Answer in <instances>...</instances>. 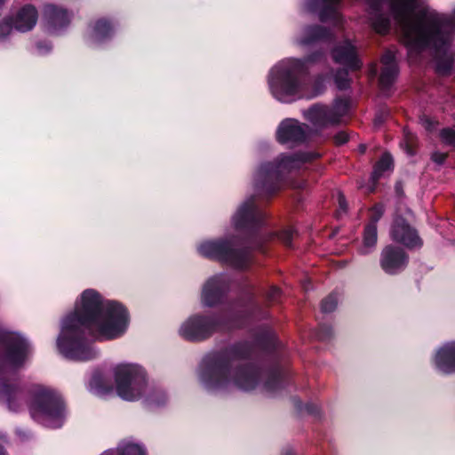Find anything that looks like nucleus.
I'll list each match as a JSON object with an SVG mask.
<instances>
[{
	"instance_id": "obj_1",
	"label": "nucleus",
	"mask_w": 455,
	"mask_h": 455,
	"mask_svg": "<svg viewBox=\"0 0 455 455\" xmlns=\"http://www.w3.org/2000/svg\"><path fill=\"white\" fill-rule=\"evenodd\" d=\"M369 20L379 34L388 33L392 25L398 28L411 53L424 49L433 51L438 72L444 74L451 69L455 6L447 17L425 4L424 0H371Z\"/></svg>"
},
{
	"instance_id": "obj_2",
	"label": "nucleus",
	"mask_w": 455,
	"mask_h": 455,
	"mask_svg": "<svg viewBox=\"0 0 455 455\" xmlns=\"http://www.w3.org/2000/svg\"><path fill=\"white\" fill-rule=\"evenodd\" d=\"M129 323L130 316L124 306L105 299L93 289H87L76 300L75 310L61 322L58 349L71 360H91L97 355V351L84 341V331L94 340L109 341L124 336Z\"/></svg>"
},
{
	"instance_id": "obj_3",
	"label": "nucleus",
	"mask_w": 455,
	"mask_h": 455,
	"mask_svg": "<svg viewBox=\"0 0 455 455\" xmlns=\"http://www.w3.org/2000/svg\"><path fill=\"white\" fill-rule=\"evenodd\" d=\"M249 355L247 345H235L204 366L199 378L211 390H229L233 387L251 391L258 387L261 373L259 369L245 363Z\"/></svg>"
},
{
	"instance_id": "obj_4",
	"label": "nucleus",
	"mask_w": 455,
	"mask_h": 455,
	"mask_svg": "<svg viewBox=\"0 0 455 455\" xmlns=\"http://www.w3.org/2000/svg\"><path fill=\"white\" fill-rule=\"evenodd\" d=\"M313 60L310 57L300 59L288 58L277 62L269 71L268 86L271 94L282 102H291L298 99H311L323 90L322 81L313 85L305 83L300 75L306 64Z\"/></svg>"
},
{
	"instance_id": "obj_5",
	"label": "nucleus",
	"mask_w": 455,
	"mask_h": 455,
	"mask_svg": "<svg viewBox=\"0 0 455 455\" xmlns=\"http://www.w3.org/2000/svg\"><path fill=\"white\" fill-rule=\"evenodd\" d=\"M0 401L6 403L11 410L18 411L16 401L22 400V394L8 382L6 375L26 361L31 352L30 345L20 334L0 326Z\"/></svg>"
},
{
	"instance_id": "obj_6",
	"label": "nucleus",
	"mask_w": 455,
	"mask_h": 455,
	"mask_svg": "<svg viewBox=\"0 0 455 455\" xmlns=\"http://www.w3.org/2000/svg\"><path fill=\"white\" fill-rule=\"evenodd\" d=\"M317 156L312 153L282 156L274 163L260 164L254 174L256 188L267 195L275 192L280 188V181L284 173L299 168L303 163Z\"/></svg>"
},
{
	"instance_id": "obj_7",
	"label": "nucleus",
	"mask_w": 455,
	"mask_h": 455,
	"mask_svg": "<svg viewBox=\"0 0 455 455\" xmlns=\"http://www.w3.org/2000/svg\"><path fill=\"white\" fill-rule=\"evenodd\" d=\"M32 418L41 424L58 428L62 426L65 408L59 393L45 387H36L34 397L29 404Z\"/></svg>"
},
{
	"instance_id": "obj_8",
	"label": "nucleus",
	"mask_w": 455,
	"mask_h": 455,
	"mask_svg": "<svg viewBox=\"0 0 455 455\" xmlns=\"http://www.w3.org/2000/svg\"><path fill=\"white\" fill-rule=\"evenodd\" d=\"M197 251L204 257L219 259L235 268H243L251 261L249 251L235 237L203 241L198 244Z\"/></svg>"
},
{
	"instance_id": "obj_9",
	"label": "nucleus",
	"mask_w": 455,
	"mask_h": 455,
	"mask_svg": "<svg viewBox=\"0 0 455 455\" xmlns=\"http://www.w3.org/2000/svg\"><path fill=\"white\" fill-rule=\"evenodd\" d=\"M116 391L126 401H135L146 394L148 381L144 369L136 363H123L113 369Z\"/></svg>"
},
{
	"instance_id": "obj_10",
	"label": "nucleus",
	"mask_w": 455,
	"mask_h": 455,
	"mask_svg": "<svg viewBox=\"0 0 455 455\" xmlns=\"http://www.w3.org/2000/svg\"><path fill=\"white\" fill-rule=\"evenodd\" d=\"M220 320L215 316L193 315L182 323L180 335L188 340H202L219 329Z\"/></svg>"
},
{
	"instance_id": "obj_11",
	"label": "nucleus",
	"mask_w": 455,
	"mask_h": 455,
	"mask_svg": "<svg viewBox=\"0 0 455 455\" xmlns=\"http://www.w3.org/2000/svg\"><path fill=\"white\" fill-rule=\"evenodd\" d=\"M334 60L344 66L346 70L338 72L335 82L339 89H345L348 85L347 70H357L362 63L357 57L355 47L348 40L336 45L332 51Z\"/></svg>"
},
{
	"instance_id": "obj_12",
	"label": "nucleus",
	"mask_w": 455,
	"mask_h": 455,
	"mask_svg": "<svg viewBox=\"0 0 455 455\" xmlns=\"http://www.w3.org/2000/svg\"><path fill=\"white\" fill-rule=\"evenodd\" d=\"M264 213L256 206L253 198L244 201L233 216L232 223L236 228H253L259 224Z\"/></svg>"
},
{
	"instance_id": "obj_13",
	"label": "nucleus",
	"mask_w": 455,
	"mask_h": 455,
	"mask_svg": "<svg viewBox=\"0 0 455 455\" xmlns=\"http://www.w3.org/2000/svg\"><path fill=\"white\" fill-rule=\"evenodd\" d=\"M390 235L394 241L403 244L407 248H419L422 244L416 230L401 217L394 220Z\"/></svg>"
},
{
	"instance_id": "obj_14",
	"label": "nucleus",
	"mask_w": 455,
	"mask_h": 455,
	"mask_svg": "<svg viewBox=\"0 0 455 455\" xmlns=\"http://www.w3.org/2000/svg\"><path fill=\"white\" fill-rule=\"evenodd\" d=\"M228 290V282L223 275L212 276L204 283L201 302L206 307H214L221 302Z\"/></svg>"
},
{
	"instance_id": "obj_15",
	"label": "nucleus",
	"mask_w": 455,
	"mask_h": 455,
	"mask_svg": "<svg viewBox=\"0 0 455 455\" xmlns=\"http://www.w3.org/2000/svg\"><path fill=\"white\" fill-rule=\"evenodd\" d=\"M407 264L405 252L392 245L386 246L380 255V267L387 274L394 275L402 271Z\"/></svg>"
},
{
	"instance_id": "obj_16",
	"label": "nucleus",
	"mask_w": 455,
	"mask_h": 455,
	"mask_svg": "<svg viewBox=\"0 0 455 455\" xmlns=\"http://www.w3.org/2000/svg\"><path fill=\"white\" fill-rule=\"evenodd\" d=\"M308 135L307 127L295 119L283 121L277 130V140L281 143L300 142Z\"/></svg>"
},
{
	"instance_id": "obj_17",
	"label": "nucleus",
	"mask_w": 455,
	"mask_h": 455,
	"mask_svg": "<svg viewBox=\"0 0 455 455\" xmlns=\"http://www.w3.org/2000/svg\"><path fill=\"white\" fill-rule=\"evenodd\" d=\"M340 0H306L308 11L316 12L322 21H333L339 24L341 17L339 12Z\"/></svg>"
},
{
	"instance_id": "obj_18",
	"label": "nucleus",
	"mask_w": 455,
	"mask_h": 455,
	"mask_svg": "<svg viewBox=\"0 0 455 455\" xmlns=\"http://www.w3.org/2000/svg\"><path fill=\"white\" fill-rule=\"evenodd\" d=\"M434 363L442 372H455V341L445 343L436 350Z\"/></svg>"
},
{
	"instance_id": "obj_19",
	"label": "nucleus",
	"mask_w": 455,
	"mask_h": 455,
	"mask_svg": "<svg viewBox=\"0 0 455 455\" xmlns=\"http://www.w3.org/2000/svg\"><path fill=\"white\" fill-rule=\"evenodd\" d=\"M37 12L32 5H25L12 19L16 30L26 32L32 29L37 21Z\"/></svg>"
},
{
	"instance_id": "obj_20",
	"label": "nucleus",
	"mask_w": 455,
	"mask_h": 455,
	"mask_svg": "<svg viewBox=\"0 0 455 455\" xmlns=\"http://www.w3.org/2000/svg\"><path fill=\"white\" fill-rule=\"evenodd\" d=\"M304 116L315 126H324L338 123V118L331 114L330 108L315 105L304 112Z\"/></svg>"
},
{
	"instance_id": "obj_21",
	"label": "nucleus",
	"mask_w": 455,
	"mask_h": 455,
	"mask_svg": "<svg viewBox=\"0 0 455 455\" xmlns=\"http://www.w3.org/2000/svg\"><path fill=\"white\" fill-rule=\"evenodd\" d=\"M382 69L379 83L382 87H388L397 75L395 55L392 51H387L381 59Z\"/></svg>"
},
{
	"instance_id": "obj_22",
	"label": "nucleus",
	"mask_w": 455,
	"mask_h": 455,
	"mask_svg": "<svg viewBox=\"0 0 455 455\" xmlns=\"http://www.w3.org/2000/svg\"><path fill=\"white\" fill-rule=\"evenodd\" d=\"M328 35V31L320 26L308 27L301 31L297 38V44L302 46L310 45L319 40L326 38Z\"/></svg>"
},
{
	"instance_id": "obj_23",
	"label": "nucleus",
	"mask_w": 455,
	"mask_h": 455,
	"mask_svg": "<svg viewBox=\"0 0 455 455\" xmlns=\"http://www.w3.org/2000/svg\"><path fill=\"white\" fill-rule=\"evenodd\" d=\"M100 455H147L145 449L133 440H124L114 450L104 451Z\"/></svg>"
},
{
	"instance_id": "obj_24",
	"label": "nucleus",
	"mask_w": 455,
	"mask_h": 455,
	"mask_svg": "<svg viewBox=\"0 0 455 455\" xmlns=\"http://www.w3.org/2000/svg\"><path fill=\"white\" fill-rule=\"evenodd\" d=\"M44 16L53 28L57 26L63 27L69 21V14L67 11L52 4L44 7Z\"/></svg>"
},
{
	"instance_id": "obj_25",
	"label": "nucleus",
	"mask_w": 455,
	"mask_h": 455,
	"mask_svg": "<svg viewBox=\"0 0 455 455\" xmlns=\"http://www.w3.org/2000/svg\"><path fill=\"white\" fill-rule=\"evenodd\" d=\"M378 233L377 226L368 223L363 234V244L359 249L361 254H368L372 251L377 244Z\"/></svg>"
},
{
	"instance_id": "obj_26",
	"label": "nucleus",
	"mask_w": 455,
	"mask_h": 455,
	"mask_svg": "<svg viewBox=\"0 0 455 455\" xmlns=\"http://www.w3.org/2000/svg\"><path fill=\"white\" fill-rule=\"evenodd\" d=\"M113 30L108 20H99L91 28V38L94 43H101L112 35Z\"/></svg>"
},
{
	"instance_id": "obj_27",
	"label": "nucleus",
	"mask_w": 455,
	"mask_h": 455,
	"mask_svg": "<svg viewBox=\"0 0 455 455\" xmlns=\"http://www.w3.org/2000/svg\"><path fill=\"white\" fill-rule=\"evenodd\" d=\"M392 165L393 161L391 156L388 154H384L374 167L373 172L371 174L372 180L376 181L387 172H390L392 170Z\"/></svg>"
},
{
	"instance_id": "obj_28",
	"label": "nucleus",
	"mask_w": 455,
	"mask_h": 455,
	"mask_svg": "<svg viewBox=\"0 0 455 455\" xmlns=\"http://www.w3.org/2000/svg\"><path fill=\"white\" fill-rule=\"evenodd\" d=\"M90 390L100 396L107 395L113 391L112 387L108 385L103 378L95 375L90 381Z\"/></svg>"
},
{
	"instance_id": "obj_29",
	"label": "nucleus",
	"mask_w": 455,
	"mask_h": 455,
	"mask_svg": "<svg viewBox=\"0 0 455 455\" xmlns=\"http://www.w3.org/2000/svg\"><path fill=\"white\" fill-rule=\"evenodd\" d=\"M348 103L346 100H339L335 102L332 108H330L331 114L339 120V117L347 113Z\"/></svg>"
},
{
	"instance_id": "obj_30",
	"label": "nucleus",
	"mask_w": 455,
	"mask_h": 455,
	"mask_svg": "<svg viewBox=\"0 0 455 455\" xmlns=\"http://www.w3.org/2000/svg\"><path fill=\"white\" fill-rule=\"evenodd\" d=\"M338 304V298L334 294H331L326 297L321 304V308L325 313L332 312Z\"/></svg>"
},
{
	"instance_id": "obj_31",
	"label": "nucleus",
	"mask_w": 455,
	"mask_h": 455,
	"mask_svg": "<svg viewBox=\"0 0 455 455\" xmlns=\"http://www.w3.org/2000/svg\"><path fill=\"white\" fill-rule=\"evenodd\" d=\"M441 138L445 144L455 147V131L451 129H443L441 132Z\"/></svg>"
},
{
	"instance_id": "obj_32",
	"label": "nucleus",
	"mask_w": 455,
	"mask_h": 455,
	"mask_svg": "<svg viewBox=\"0 0 455 455\" xmlns=\"http://www.w3.org/2000/svg\"><path fill=\"white\" fill-rule=\"evenodd\" d=\"M383 214V207L381 205L374 206L370 212V221L369 223H373L377 226L378 220L381 218Z\"/></svg>"
},
{
	"instance_id": "obj_33",
	"label": "nucleus",
	"mask_w": 455,
	"mask_h": 455,
	"mask_svg": "<svg viewBox=\"0 0 455 455\" xmlns=\"http://www.w3.org/2000/svg\"><path fill=\"white\" fill-rule=\"evenodd\" d=\"M294 230L291 228H287L280 232V239L286 244L290 245L293 238Z\"/></svg>"
},
{
	"instance_id": "obj_34",
	"label": "nucleus",
	"mask_w": 455,
	"mask_h": 455,
	"mask_svg": "<svg viewBox=\"0 0 455 455\" xmlns=\"http://www.w3.org/2000/svg\"><path fill=\"white\" fill-rule=\"evenodd\" d=\"M12 28H14V27H13L12 20L10 21L4 20V21L1 22L0 23V38H4L6 36H8L12 32Z\"/></svg>"
},
{
	"instance_id": "obj_35",
	"label": "nucleus",
	"mask_w": 455,
	"mask_h": 455,
	"mask_svg": "<svg viewBox=\"0 0 455 455\" xmlns=\"http://www.w3.org/2000/svg\"><path fill=\"white\" fill-rule=\"evenodd\" d=\"M420 124L427 131H432L435 126V123L430 117L426 116L420 118Z\"/></svg>"
},
{
	"instance_id": "obj_36",
	"label": "nucleus",
	"mask_w": 455,
	"mask_h": 455,
	"mask_svg": "<svg viewBox=\"0 0 455 455\" xmlns=\"http://www.w3.org/2000/svg\"><path fill=\"white\" fill-rule=\"evenodd\" d=\"M277 383H278V381H277L276 378L272 377V378L268 379L267 381H266L263 384V387L267 392H271L275 388V387L277 386Z\"/></svg>"
},
{
	"instance_id": "obj_37",
	"label": "nucleus",
	"mask_w": 455,
	"mask_h": 455,
	"mask_svg": "<svg viewBox=\"0 0 455 455\" xmlns=\"http://www.w3.org/2000/svg\"><path fill=\"white\" fill-rule=\"evenodd\" d=\"M279 294H280L279 288L273 286L267 291V297L269 300L274 301L278 298Z\"/></svg>"
},
{
	"instance_id": "obj_38",
	"label": "nucleus",
	"mask_w": 455,
	"mask_h": 455,
	"mask_svg": "<svg viewBox=\"0 0 455 455\" xmlns=\"http://www.w3.org/2000/svg\"><path fill=\"white\" fill-rule=\"evenodd\" d=\"M405 140H406V151L409 155H412L413 154V149H412V142H413V136L410 133H406L405 135Z\"/></svg>"
},
{
	"instance_id": "obj_39",
	"label": "nucleus",
	"mask_w": 455,
	"mask_h": 455,
	"mask_svg": "<svg viewBox=\"0 0 455 455\" xmlns=\"http://www.w3.org/2000/svg\"><path fill=\"white\" fill-rule=\"evenodd\" d=\"M446 158V154L435 152L432 155V159L437 164H443Z\"/></svg>"
},
{
	"instance_id": "obj_40",
	"label": "nucleus",
	"mask_w": 455,
	"mask_h": 455,
	"mask_svg": "<svg viewBox=\"0 0 455 455\" xmlns=\"http://www.w3.org/2000/svg\"><path fill=\"white\" fill-rule=\"evenodd\" d=\"M348 137L345 132H339L335 137V141L337 144L341 145L347 141Z\"/></svg>"
},
{
	"instance_id": "obj_41",
	"label": "nucleus",
	"mask_w": 455,
	"mask_h": 455,
	"mask_svg": "<svg viewBox=\"0 0 455 455\" xmlns=\"http://www.w3.org/2000/svg\"><path fill=\"white\" fill-rule=\"evenodd\" d=\"M339 205L340 211L345 212L347 210V202L342 195L339 196Z\"/></svg>"
},
{
	"instance_id": "obj_42",
	"label": "nucleus",
	"mask_w": 455,
	"mask_h": 455,
	"mask_svg": "<svg viewBox=\"0 0 455 455\" xmlns=\"http://www.w3.org/2000/svg\"><path fill=\"white\" fill-rule=\"evenodd\" d=\"M51 49V46L49 44L45 45V48H43L41 44L38 45V51L40 53H44L48 52Z\"/></svg>"
},
{
	"instance_id": "obj_43",
	"label": "nucleus",
	"mask_w": 455,
	"mask_h": 455,
	"mask_svg": "<svg viewBox=\"0 0 455 455\" xmlns=\"http://www.w3.org/2000/svg\"><path fill=\"white\" fill-rule=\"evenodd\" d=\"M243 313H244L243 310H239V311H235V312L232 311L231 315H232V316H235L236 317V316L242 315Z\"/></svg>"
},
{
	"instance_id": "obj_44",
	"label": "nucleus",
	"mask_w": 455,
	"mask_h": 455,
	"mask_svg": "<svg viewBox=\"0 0 455 455\" xmlns=\"http://www.w3.org/2000/svg\"><path fill=\"white\" fill-rule=\"evenodd\" d=\"M0 455H6L5 451H4L3 447L0 446Z\"/></svg>"
},
{
	"instance_id": "obj_45",
	"label": "nucleus",
	"mask_w": 455,
	"mask_h": 455,
	"mask_svg": "<svg viewBox=\"0 0 455 455\" xmlns=\"http://www.w3.org/2000/svg\"><path fill=\"white\" fill-rule=\"evenodd\" d=\"M4 0H0V5L4 4Z\"/></svg>"
}]
</instances>
